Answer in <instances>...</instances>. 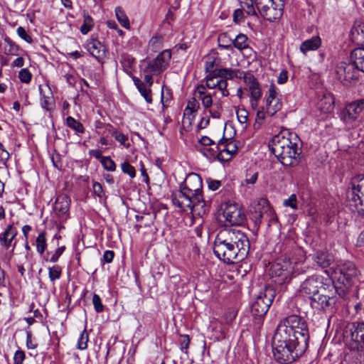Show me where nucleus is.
<instances>
[{"label":"nucleus","instance_id":"1","mask_svg":"<svg viewBox=\"0 0 364 364\" xmlns=\"http://www.w3.org/2000/svg\"><path fill=\"white\" fill-rule=\"evenodd\" d=\"M250 241L241 230L233 228L220 230L214 240L213 252L225 264L243 261L250 252Z\"/></svg>","mask_w":364,"mask_h":364},{"label":"nucleus","instance_id":"2","mask_svg":"<svg viewBox=\"0 0 364 364\" xmlns=\"http://www.w3.org/2000/svg\"><path fill=\"white\" fill-rule=\"evenodd\" d=\"M268 146L283 166H296L299 164L302 144L296 133L284 129L272 138Z\"/></svg>","mask_w":364,"mask_h":364},{"label":"nucleus","instance_id":"3","mask_svg":"<svg viewBox=\"0 0 364 364\" xmlns=\"http://www.w3.org/2000/svg\"><path fill=\"white\" fill-rule=\"evenodd\" d=\"M301 294L309 295L310 306L316 311H323L324 306L333 300L331 279L314 274L301 282L299 288Z\"/></svg>","mask_w":364,"mask_h":364},{"label":"nucleus","instance_id":"4","mask_svg":"<svg viewBox=\"0 0 364 364\" xmlns=\"http://www.w3.org/2000/svg\"><path fill=\"white\" fill-rule=\"evenodd\" d=\"M308 344L296 337L276 329L272 340V353L274 360L280 364H291L306 350Z\"/></svg>","mask_w":364,"mask_h":364},{"label":"nucleus","instance_id":"5","mask_svg":"<svg viewBox=\"0 0 364 364\" xmlns=\"http://www.w3.org/2000/svg\"><path fill=\"white\" fill-rule=\"evenodd\" d=\"M277 330L287 333L291 337H296L308 344L309 331L306 319L297 314H291L285 317L278 324Z\"/></svg>","mask_w":364,"mask_h":364},{"label":"nucleus","instance_id":"6","mask_svg":"<svg viewBox=\"0 0 364 364\" xmlns=\"http://www.w3.org/2000/svg\"><path fill=\"white\" fill-rule=\"evenodd\" d=\"M172 202L182 210L188 209L193 210L194 208L199 210V214H205L208 211V207L205 201H200L199 199L195 198V196L180 185L179 190L172 193Z\"/></svg>","mask_w":364,"mask_h":364},{"label":"nucleus","instance_id":"7","mask_svg":"<svg viewBox=\"0 0 364 364\" xmlns=\"http://www.w3.org/2000/svg\"><path fill=\"white\" fill-rule=\"evenodd\" d=\"M350 185L346 193V205L352 212H364V176L353 177Z\"/></svg>","mask_w":364,"mask_h":364},{"label":"nucleus","instance_id":"8","mask_svg":"<svg viewBox=\"0 0 364 364\" xmlns=\"http://www.w3.org/2000/svg\"><path fill=\"white\" fill-rule=\"evenodd\" d=\"M274 297V289L270 286L266 287L251 304L250 311L252 316L261 318L266 315Z\"/></svg>","mask_w":364,"mask_h":364},{"label":"nucleus","instance_id":"9","mask_svg":"<svg viewBox=\"0 0 364 364\" xmlns=\"http://www.w3.org/2000/svg\"><path fill=\"white\" fill-rule=\"evenodd\" d=\"M339 283L346 282V285L352 286L358 279L359 271L355 264L351 261H341L333 270Z\"/></svg>","mask_w":364,"mask_h":364},{"label":"nucleus","instance_id":"10","mask_svg":"<svg viewBox=\"0 0 364 364\" xmlns=\"http://www.w3.org/2000/svg\"><path fill=\"white\" fill-rule=\"evenodd\" d=\"M291 263L290 261L277 262L271 266L269 275L275 284L282 285L291 281L293 272Z\"/></svg>","mask_w":364,"mask_h":364},{"label":"nucleus","instance_id":"11","mask_svg":"<svg viewBox=\"0 0 364 364\" xmlns=\"http://www.w3.org/2000/svg\"><path fill=\"white\" fill-rule=\"evenodd\" d=\"M171 59V50L168 49L164 50L155 58L147 63L144 71L154 75H159L168 68Z\"/></svg>","mask_w":364,"mask_h":364},{"label":"nucleus","instance_id":"12","mask_svg":"<svg viewBox=\"0 0 364 364\" xmlns=\"http://www.w3.org/2000/svg\"><path fill=\"white\" fill-rule=\"evenodd\" d=\"M264 107L269 116H274L282 107V95L274 83H271L264 97Z\"/></svg>","mask_w":364,"mask_h":364},{"label":"nucleus","instance_id":"13","mask_svg":"<svg viewBox=\"0 0 364 364\" xmlns=\"http://www.w3.org/2000/svg\"><path fill=\"white\" fill-rule=\"evenodd\" d=\"M285 0H271L261 8L259 14L266 20L274 22L281 18L284 13Z\"/></svg>","mask_w":364,"mask_h":364},{"label":"nucleus","instance_id":"14","mask_svg":"<svg viewBox=\"0 0 364 364\" xmlns=\"http://www.w3.org/2000/svg\"><path fill=\"white\" fill-rule=\"evenodd\" d=\"M358 68L354 62L353 63H341L336 68V73L339 80L344 85L355 82L359 76Z\"/></svg>","mask_w":364,"mask_h":364},{"label":"nucleus","instance_id":"15","mask_svg":"<svg viewBox=\"0 0 364 364\" xmlns=\"http://www.w3.org/2000/svg\"><path fill=\"white\" fill-rule=\"evenodd\" d=\"M350 341L348 348L351 350L364 349V322H354L349 326Z\"/></svg>","mask_w":364,"mask_h":364},{"label":"nucleus","instance_id":"16","mask_svg":"<svg viewBox=\"0 0 364 364\" xmlns=\"http://www.w3.org/2000/svg\"><path fill=\"white\" fill-rule=\"evenodd\" d=\"M180 185L185 188L188 192L189 191L193 193L195 196V198H198L200 201H205L202 195V178L198 174L195 173H189Z\"/></svg>","mask_w":364,"mask_h":364},{"label":"nucleus","instance_id":"17","mask_svg":"<svg viewBox=\"0 0 364 364\" xmlns=\"http://www.w3.org/2000/svg\"><path fill=\"white\" fill-rule=\"evenodd\" d=\"M71 200L66 194H60L56 197L53 210L60 223H65L70 218Z\"/></svg>","mask_w":364,"mask_h":364},{"label":"nucleus","instance_id":"18","mask_svg":"<svg viewBox=\"0 0 364 364\" xmlns=\"http://www.w3.org/2000/svg\"><path fill=\"white\" fill-rule=\"evenodd\" d=\"M282 255H284L288 261L294 262L293 255L296 252H301L295 240L291 237H286L282 242L277 243L275 247Z\"/></svg>","mask_w":364,"mask_h":364},{"label":"nucleus","instance_id":"19","mask_svg":"<svg viewBox=\"0 0 364 364\" xmlns=\"http://www.w3.org/2000/svg\"><path fill=\"white\" fill-rule=\"evenodd\" d=\"M225 220L231 225H240L245 220V215L235 204L227 205L223 210Z\"/></svg>","mask_w":364,"mask_h":364},{"label":"nucleus","instance_id":"20","mask_svg":"<svg viewBox=\"0 0 364 364\" xmlns=\"http://www.w3.org/2000/svg\"><path fill=\"white\" fill-rule=\"evenodd\" d=\"M363 109L364 99L353 101L346 106L342 112L341 119L345 122L354 121L358 119Z\"/></svg>","mask_w":364,"mask_h":364},{"label":"nucleus","instance_id":"21","mask_svg":"<svg viewBox=\"0 0 364 364\" xmlns=\"http://www.w3.org/2000/svg\"><path fill=\"white\" fill-rule=\"evenodd\" d=\"M215 70L212 71L210 74H208L205 77V90L208 89H215L217 88L218 90L221 92V95L223 97H228L230 95L228 87V82L225 80H221L219 76H216L214 75Z\"/></svg>","mask_w":364,"mask_h":364},{"label":"nucleus","instance_id":"22","mask_svg":"<svg viewBox=\"0 0 364 364\" xmlns=\"http://www.w3.org/2000/svg\"><path fill=\"white\" fill-rule=\"evenodd\" d=\"M220 140H223V143L219 150V161H228L237 151V141L224 137Z\"/></svg>","mask_w":364,"mask_h":364},{"label":"nucleus","instance_id":"23","mask_svg":"<svg viewBox=\"0 0 364 364\" xmlns=\"http://www.w3.org/2000/svg\"><path fill=\"white\" fill-rule=\"evenodd\" d=\"M341 284H342L341 286H336L331 280V286L333 287V291H334L332 298L333 301H331L329 305L324 306L323 311L333 309L335 307L336 304L339 301V299L344 300L348 298V289L351 286H347L346 282Z\"/></svg>","mask_w":364,"mask_h":364},{"label":"nucleus","instance_id":"24","mask_svg":"<svg viewBox=\"0 0 364 364\" xmlns=\"http://www.w3.org/2000/svg\"><path fill=\"white\" fill-rule=\"evenodd\" d=\"M17 235V230L12 225L6 227L4 232L0 234V244L8 250L12 246L13 250L16 247V242L12 244V242Z\"/></svg>","mask_w":364,"mask_h":364},{"label":"nucleus","instance_id":"25","mask_svg":"<svg viewBox=\"0 0 364 364\" xmlns=\"http://www.w3.org/2000/svg\"><path fill=\"white\" fill-rule=\"evenodd\" d=\"M195 95L201 101L205 109L212 107L213 105L212 94L207 92L204 85H198L195 90Z\"/></svg>","mask_w":364,"mask_h":364},{"label":"nucleus","instance_id":"26","mask_svg":"<svg viewBox=\"0 0 364 364\" xmlns=\"http://www.w3.org/2000/svg\"><path fill=\"white\" fill-rule=\"evenodd\" d=\"M321 45V38L318 36H315L303 41L300 45L299 50L303 54L306 55L309 51L316 50Z\"/></svg>","mask_w":364,"mask_h":364},{"label":"nucleus","instance_id":"27","mask_svg":"<svg viewBox=\"0 0 364 364\" xmlns=\"http://www.w3.org/2000/svg\"><path fill=\"white\" fill-rule=\"evenodd\" d=\"M223 140H220L217 145L210 146L208 147H198L197 151L201 153L204 156L210 160L218 159L219 160V150L223 146Z\"/></svg>","mask_w":364,"mask_h":364},{"label":"nucleus","instance_id":"28","mask_svg":"<svg viewBox=\"0 0 364 364\" xmlns=\"http://www.w3.org/2000/svg\"><path fill=\"white\" fill-rule=\"evenodd\" d=\"M87 51L95 58L99 59L105 54L104 46L97 40L90 39L86 43Z\"/></svg>","mask_w":364,"mask_h":364},{"label":"nucleus","instance_id":"29","mask_svg":"<svg viewBox=\"0 0 364 364\" xmlns=\"http://www.w3.org/2000/svg\"><path fill=\"white\" fill-rule=\"evenodd\" d=\"M350 35L353 41L364 45V22L355 21Z\"/></svg>","mask_w":364,"mask_h":364},{"label":"nucleus","instance_id":"30","mask_svg":"<svg viewBox=\"0 0 364 364\" xmlns=\"http://www.w3.org/2000/svg\"><path fill=\"white\" fill-rule=\"evenodd\" d=\"M314 260L321 268H326L333 263L334 257L328 252L319 251L315 253Z\"/></svg>","mask_w":364,"mask_h":364},{"label":"nucleus","instance_id":"31","mask_svg":"<svg viewBox=\"0 0 364 364\" xmlns=\"http://www.w3.org/2000/svg\"><path fill=\"white\" fill-rule=\"evenodd\" d=\"M200 108V104L195 98L189 100L183 112V117L187 118L190 123L196 117V112Z\"/></svg>","mask_w":364,"mask_h":364},{"label":"nucleus","instance_id":"32","mask_svg":"<svg viewBox=\"0 0 364 364\" xmlns=\"http://www.w3.org/2000/svg\"><path fill=\"white\" fill-rule=\"evenodd\" d=\"M233 75L234 78L242 79L249 88L252 87V85H255L258 83L255 77L249 72H244L238 69H235L233 70Z\"/></svg>","mask_w":364,"mask_h":364},{"label":"nucleus","instance_id":"33","mask_svg":"<svg viewBox=\"0 0 364 364\" xmlns=\"http://www.w3.org/2000/svg\"><path fill=\"white\" fill-rule=\"evenodd\" d=\"M351 58L359 70L364 73V48H356L351 52Z\"/></svg>","mask_w":364,"mask_h":364},{"label":"nucleus","instance_id":"34","mask_svg":"<svg viewBox=\"0 0 364 364\" xmlns=\"http://www.w3.org/2000/svg\"><path fill=\"white\" fill-rule=\"evenodd\" d=\"M218 47L220 49L227 50H232L233 38L229 35L228 33L224 32L218 35Z\"/></svg>","mask_w":364,"mask_h":364},{"label":"nucleus","instance_id":"35","mask_svg":"<svg viewBox=\"0 0 364 364\" xmlns=\"http://www.w3.org/2000/svg\"><path fill=\"white\" fill-rule=\"evenodd\" d=\"M250 92V104L252 109H255L257 107L258 102L262 97V90L259 82L255 85H252L249 88Z\"/></svg>","mask_w":364,"mask_h":364},{"label":"nucleus","instance_id":"36","mask_svg":"<svg viewBox=\"0 0 364 364\" xmlns=\"http://www.w3.org/2000/svg\"><path fill=\"white\" fill-rule=\"evenodd\" d=\"M235 48L240 51H242L249 48L248 38L245 34L239 33L234 38L232 48Z\"/></svg>","mask_w":364,"mask_h":364},{"label":"nucleus","instance_id":"37","mask_svg":"<svg viewBox=\"0 0 364 364\" xmlns=\"http://www.w3.org/2000/svg\"><path fill=\"white\" fill-rule=\"evenodd\" d=\"M334 100L331 94L324 95L318 102L319 109L324 112H329L333 109Z\"/></svg>","mask_w":364,"mask_h":364},{"label":"nucleus","instance_id":"38","mask_svg":"<svg viewBox=\"0 0 364 364\" xmlns=\"http://www.w3.org/2000/svg\"><path fill=\"white\" fill-rule=\"evenodd\" d=\"M65 124L69 128L74 130L77 134H83L85 132V127L83 124L73 117L69 116L66 118Z\"/></svg>","mask_w":364,"mask_h":364},{"label":"nucleus","instance_id":"39","mask_svg":"<svg viewBox=\"0 0 364 364\" xmlns=\"http://www.w3.org/2000/svg\"><path fill=\"white\" fill-rule=\"evenodd\" d=\"M93 26V18L85 11H83V23L80 26V32L84 35L87 34L92 29Z\"/></svg>","mask_w":364,"mask_h":364},{"label":"nucleus","instance_id":"40","mask_svg":"<svg viewBox=\"0 0 364 364\" xmlns=\"http://www.w3.org/2000/svg\"><path fill=\"white\" fill-rule=\"evenodd\" d=\"M46 233L45 231L40 232L36 239V247L37 252L41 255H43L47 249Z\"/></svg>","mask_w":364,"mask_h":364},{"label":"nucleus","instance_id":"41","mask_svg":"<svg viewBox=\"0 0 364 364\" xmlns=\"http://www.w3.org/2000/svg\"><path fill=\"white\" fill-rule=\"evenodd\" d=\"M115 16L119 23L125 28H129L130 26L129 21L121 6L115 8Z\"/></svg>","mask_w":364,"mask_h":364},{"label":"nucleus","instance_id":"42","mask_svg":"<svg viewBox=\"0 0 364 364\" xmlns=\"http://www.w3.org/2000/svg\"><path fill=\"white\" fill-rule=\"evenodd\" d=\"M48 277L51 283L53 284L55 282L59 279L62 275V268L60 266L55 264L48 268Z\"/></svg>","mask_w":364,"mask_h":364},{"label":"nucleus","instance_id":"43","mask_svg":"<svg viewBox=\"0 0 364 364\" xmlns=\"http://www.w3.org/2000/svg\"><path fill=\"white\" fill-rule=\"evenodd\" d=\"M214 75L226 81L234 79L233 70L231 68H216Z\"/></svg>","mask_w":364,"mask_h":364},{"label":"nucleus","instance_id":"44","mask_svg":"<svg viewBox=\"0 0 364 364\" xmlns=\"http://www.w3.org/2000/svg\"><path fill=\"white\" fill-rule=\"evenodd\" d=\"M111 135H112L116 141H117L120 144L124 145L127 148L129 146V144L127 141H128V136L124 134L122 132H117L114 127L112 129V132H109Z\"/></svg>","mask_w":364,"mask_h":364},{"label":"nucleus","instance_id":"45","mask_svg":"<svg viewBox=\"0 0 364 364\" xmlns=\"http://www.w3.org/2000/svg\"><path fill=\"white\" fill-rule=\"evenodd\" d=\"M88 333L86 329H84L80 334L77 340V348L83 350L87 348Z\"/></svg>","mask_w":364,"mask_h":364},{"label":"nucleus","instance_id":"46","mask_svg":"<svg viewBox=\"0 0 364 364\" xmlns=\"http://www.w3.org/2000/svg\"><path fill=\"white\" fill-rule=\"evenodd\" d=\"M5 42L7 43L8 47L5 48V54L11 55H18L19 47L9 38H6Z\"/></svg>","mask_w":364,"mask_h":364},{"label":"nucleus","instance_id":"47","mask_svg":"<svg viewBox=\"0 0 364 364\" xmlns=\"http://www.w3.org/2000/svg\"><path fill=\"white\" fill-rule=\"evenodd\" d=\"M149 47L151 51L157 52L162 47V37L153 36L149 42Z\"/></svg>","mask_w":364,"mask_h":364},{"label":"nucleus","instance_id":"48","mask_svg":"<svg viewBox=\"0 0 364 364\" xmlns=\"http://www.w3.org/2000/svg\"><path fill=\"white\" fill-rule=\"evenodd\" d=\"M41 105L43 109L47 111H52L54 107L53 97L43 95L41 99Z\"/></svg>","mask_w":364,"mask_h":364},{"label":"nucleus","instance_id":"49","mask_svg":"<svg viewBox=\"0 0 364 364\" xmlns=\"http://www.w3.org/2000/svg\"><path fill=\"white\" fill-rule=\"evenodd\" d=\"M121 168L124 173L127 174L131 178L136 176V170L129 162L124 161L121 164Z\"/></svg>","mask_w":364,"mask_h":364},{"label":"nucleus","instance_id":"50","mask_svg":"<svg viewBox=\"0 0 364 364\" xmlns=\"http://www.w3.org/2000/svg\"><path fill=\"white\" fill-rule=\"evenodd\" d=\"M92 304L94 309L97 313H102L104 311L105 306L102 302L100 296L97 294H93L92 296Z\"/></svg>","mask_w":364,"mask_h":364},{"label":"nucleus","instance_id":"51","mask_svg":"<svg viewBox=\"0 0 364 364\" xmlns=\"http://www.w3.org/2000/svg\"><path fill=\"white\" fill-rule=\"evenodd\" d=\"M100 163L104 168L108 171H114L116 170V164L109 156L102 158V161Z\"/></svg>","mask_w":364,"mask_h":364},{"label":"nucleus","instance_id":"52","mask_svg":"<svg viewBox=\"0 0 364 364\" xmlns=\"http://www.w3.org/2000/svg\"><path fill=\"white\" fill-rule=\"evenodd\" d=\"M18 78L21 82L28 84L31 81L32 74L27 68H23L18 73Z\"/></svg>","mask_w":364,"mask_h":364},{"label":"nucleus","instance_id":"53","mask_svg":"<svg viewBox=\"0 0 364 364\" xmlns=\"http://www.w3.org/2000/svg\"><path fill=\"white\" fill-rule=\"evenodd\" d=\"M137 90L147 103L151 104L152 102L151 90L150 88H147L144 85L143 87H139Z\"/></svg>","mask_w":364,"mask_h":364},{"label":"nucleus","instance_id":"54","mask_svg":"<svg viewBox=\"0 0 364 364\" xmlns=\"http://www.w3.org/2000/svg\"><path fill=\"white\" fill-rule=\"evenodd\" d=\"M217 144L213 140L210 139L208 136H203L199 139L198 144L196 145V149H197L198 147H208Z\"/></svg>","mask_w":364,"mask_h":364},{"label":"nucleus","instance_id":"55","mask_svg":"<svg viewBox=\"0 0 364 364\" xmlns=\"http://www.w3.org/2000/svg\"><path fill=\"white\" fill-rule=\"evenodd\" d=\"M16 33L18 36L24 40L26 42L28 43H31L33 42L32 37L28 35L26 31V29L22 26H18L16 29Z\"/></svg>","mask_w":364,"mask_h":364},{"label":"nucleus","instance_id":"56","mask_svg":"<svg viewBox=\"0 0 364 364\" xmlns=\"http://www.w3.org/2000/svg\"><path fill=\"white\" fill-rule=\"evenodd\" d=\"M283 205L285 207H290L294 210L297 209V200L295 194H291L287 199L283 202Z\"/></svg>","mask_w":364,"mask_h":364},{"label":"nucleus","instance_id":"57","mask_svg":"<svg viewBox=\"0 0 364 364\" xmlns=\"http://www.w3.org/2000/svg\"><path fill=\"white\" fill-rule=\"evenodd\" d=\"M164 85L162 87L161 101L164 107H168L171 99V93L169 89H166V93L164 92Z\"/></svg>","mask_w":364,"mask_h":364},{"label":"nucleus","instance_id":"58","mask_svg":"<svg viewBox=\"0 0 364 364\" xmlns=\"http://www.w3.org/2000/svg\"><path fill=\"white\" fill-rule=\"evenodd\" d=\"M266 114H267L266 112L265 107L263 106L259 107L257 109L256 114V123L258 124L259 125H261L265 119Z\"/></svg>","mask_w":364,"mask_h":364},{"label":"nucleus","instance_id":"59","mask_svg":"<svg viewBox=\"0 0 364 364\" xmlns=\"http://www.w3.org/2000/svg\"><path fill=\"white\" fill-rule=\"evenodd\" d=\"M65 250V246H61L58 247L53 254H52L50 258L49 259V261L53 263H55L58 261L60 256L63 255Z\"/></svg>","mask_w":364,"mask_h":364},{"label":"nucleus","instance_id":"60","mask_svg":"<svg viewBox=\"0 0 364 364\" xmlns=\"http://www.w3.org/2000/svg\"><path fill=\"white\" fill-rule=\"evenodd\" d=\"M26 359V355L24 351L22 350H17L14 355V364H23Z\"/></svg>","mask_w":364,"mask_h":364},{"label":"nucleus","instance_id":"61","mask_svg":"<svg viewBox=\"0 0 364 364\" xmlns=\"http://www.w3.org/2000/svg\"><path fill=\"white\" fill-rule=\"evenodd\" d=\"M190 343V338L188 335H181L180 339V348L182 351L186 352L187 353V350L189 347Z\"/></svg>","mask_w":364,"mask_h":364},{"label":"nucleus","instance_id":"62","mask_svg":"<svg viewBox=\"0 0 364 364\" xmlns=\"http://www.w3.org/2000/svg\"><path fill=\"white\" fill-rule=\"evenodd\" d=\"M258 178V172L249 171L246 173L245 183L247 184H255Z\"/></svg>","mask_w":364,"mask_h":364},{"label":"nucleus","instance_id":"63","mask_svg":"<svg viewBox=\"0 0 364 364\" xmlns=\"http://www.w3.org/2000/svg\"><path fill=\"white\" fill-rule=\"evenodd\" d=\"M92 189L95 195H96L99 198L101 199L105 196L102 186L99 182L93 183Z\"/></svg>","mask_w":364,"mask_h":364},{"label":"nucleus","instance_id":"64","mask_svg":"<svg viewBox=\"0 0 364 364\" xmlns=\"http://www.w3.org/2000/svg\"><path fill=\"white\" fill-rule=\"evenodd\" d=\"M95 127L96 129H98L99 131H100L101 129H106L109 133L112 132L113 126L111 125L110 124H105L98 120L95 122Z\"/></svg>","mask_w":364,"mask_h":364}]
</instances>
